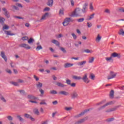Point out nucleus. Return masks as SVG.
Returning a JSON list of instances; mask_svg holds the SVG:
<instances>
[{"instance_id": "1", "label": "nucleus", "mask_w": 124, "mask_h": 124, "mask_svg": "<svg viewBox=\"0 0 124 124\" xmlns=\"http://www.w3.org/2000/svg\"><path fill=\"white\" fill-rule=\"evenodd\" d=\"M82 11L80 8H77L70 15L71 17H82Z\"/></svg>"}, {"instance_id": "2", "label": "nucleus", "mask_w": 124, "mask_h": 124, "mask_svg": "<svg viewBox=\"0 0 124 124\" xmlns=\"http://www.w3.org/2000/svg\"><path fill=\"white\" fill-rule=\"evenodd\" d=\"M114 103H115V102H113V101L109 102L108 103H107L103 106H102L100 107L99 108H98L97 110V111H101V110H103V109H104V108H105V107L108 106V105H112V104H114Z\"/></svg>"}, {"instance_id": "3", "label": "nucleus", "mask_w": 124, "mask_h": 124, "mask_svg": "<svg viewBox=\"0 0 124 124\" xmlns=\"http://www.w3.org/2000/svg\"><path fill=\"white\" fill-rule=\"evenodd\" d=\"M81 80L84 82V83H86V84H89L90 83V80L88 78V74H85L83 75V77L81 78Z\"/></svg>"}, {"instance_id": "4", "label": "nucleus", "mask_w": 124, "mask_h": 124, "mask_svg": "<svg viewBox=\"0 0 124 124\" xmlns=\"http://www.w3.org/2000/svg\"><path fill=\"white\" fill-rule=\"evenodd\" d=\"M78 93L76 91H74L71 93V97L72 99H75V98H78Z\"/></svg>"}, {"instance_id": "5", "label": "nucleus", "mask_w": 124, "mask_h": 124, "mask_svg": "<svg viewBox=\"0 0 124 124\" xmlns=\"http://www.w3.org/2000/svg\"><path fill=\"white\" fill-rule=\"evenodd\" d=\"M117 76V73H115L113 71L110 72V75L108 77V79L110 80V79H113V78H115Z\"/></svg>"}, {"instance_id": "6", "label": "nucleus", "mask_w": 124, "mask_h": 124, "mask_svg": "<svg viewBox=\"0 0 124 124\" xmlns=\"http://www.w3.org/2000/svg\"><path fill=\"white\" fill-rule=\"evenodd\" d=\"M119 107H120V106H116L114 108L107 109V110H106L105 112L106 113H110L111 112H114V111H116V110L118 109V108H119Z\"/></svg>"}, {"instance_id": "7", "label": "nucleus", "mask_w": 124, "mask_h": 124, "mask_svg": "<svg viewBox=\"0 0 124 124\" xmlns=\"http://www.w3.org/2000/svg\"><path fill=\"white\" fill-rule=\"evenodd\" d=\"M88 119H89V117H86L85 118H83V119H81L77 122H76L74 124H83V123H84L85 122V121H87V120H88Z\"/></svg>"}, {"instance_id": "8", "label": "nucleus", "mask_w": 124, "mask_h": 124, "mask_svg": "<svg viewBox=\"0 0 124 124\" xmlns=\"http://www.w3.org/2000/svg\"><path fill=\"white\" fill-rule=\"evenodd\" d=\"M69 23H70V18L67 17L64 19V22H63V26L64 27L68 26V25H69Z\"/></svg>"}, {"instance_id": "9", "label": "nucleus", "mask_w": 124, "mask_h": 124, "mask_svg": "<svg viewBox=\"0 0 124 124\" xmlns=\"http://www.w3.org/2000/svg\"><path fill=\"white\" fill-rule=\"evenodd\" d=\"M2 10L4 12V15H5L7 18H9L10 17L9 12L8 11L7 9H6L5 8H3Z\"/></svg>"}, {"instance_id": "10", "label": "nucleus", "mask_w": 124, "mask_h": 124, "mask_svg": "<svg viewBox=\"0 0 124 124\" xmlns=\"http://www.w3.org/2000/svg\"><path fill=\"white\" fill-rule=\"evenodd\" d=\"M90 111V109H85L84 111L81 112L79 114L76 115L75 116V118H80V117H81V116H84L87 112H89Z\"/></svg>"}, {"instance_id": "11", "label": "nucleus", "mask_w": 124, "mask_h": 124, "mask_svg": "<svg viewBox=\"0 0 124 124\" xmlns=\"http://www.w3.org/2000/svg\"><path fill=\"white\" fill-rule=\"evenodd\" d=\"M19 47H21V48H25V49H27V50L31 49V46H29V45L26 44L19 45Z\"/></svg>"}, {"instance_id": "12", "label": "nucleus", "mask_w": 124, "mask_h": 124, "mask_svg": "<svg viewBox=\"0 0 124 124\" xmlns=\"http://www.w3.org/2000/svg\"><path fill=\"white\" fill-rule=\"evenodd\" d=\"M111 58H118V59H121V54L117 53L116 52H113L110 55Z\"/></svg>"}, {"instance_id": "13", "label": "nucleus", "mask_w": 124, "mask_h": 124, "mask_svg": "<svg viewBox=\"0 0 124 124\" xmlns=\"http://www.w3.org/2000/svg\"><path fill=\"white\" fill-rule=\"evenodd\" d=\"M88 3H85L83 6L82 9H81V11L83 13H86L87 12L88 8L87 7L88 6Z\"/></svg>"}, {"instance_id": "14", "label": "nucleus", "mask_w": 124, "mask_h": 124, "mask_svg": "<svg viewBox=\"0 0 124 124\" xmlns=\"http://www.w3.org/2000/svg\"><path fill=\"white\" fill-rule=\"evenodd\" d=\"M53 4H54V0H47L46 5L48 6H49V7H52V6H53Z\"/></svg>"}, {"instance_id": "15", "label": "nucleus", "mask_w": 124, "mask_h": 124, "mask_svg": "<svg viewBox=\"0 0 124 124\" xmlns=\"http://www.w3.org/2000/svg\"><path fill=\"white\" fill-rule=\"evenodd\" d=\"M0 56L2 59H3L5 62H7V57L5 56V53L3 51L1 52Z\"/></svg>"}, {"instance_id": "16", "label": "nucleus", "mask_w": 124, "mask_h": 124, "mask_svg": "<svg viewBox=\"0 0 124 124\" xmlns=\"http://www.w3.org/2000/svg\"><path fill=\"white\" fill-rule=\"evenodd\" d=\"M59 94H61L62 95H65V96H67L69 94V93L66 92V91H60L59 93Z\"/></svg>"}, {"instance_id": "17", "label": "nucleus", "mask_w": 124, "mask_h": 124, "mask_svg": "<svg viewBox=\"0 0 124 124\" xmlns=\"http://www.w3.org/2000/svg\"><path fill=\"white\" fill-rule=\"evenodd\" d=\"M49 16V13H46L44 15H43L41 18V21L46 20V18H47Z\"/></svg>"}, {"instance_id": "18", "label": "nucleus", "mask_w": 124, "mask_h": 124, "mask_svg": "<svg viewBox=\"0 0 124 124\" xmlns=\"http://www.w3.org/2000/svg\"><path fill=\"white\" fill-rule=\"evenodd\" d=\"M114 94H115V92H114V90H111L109 93V98H110L111 99H113L115 95Z\"/></svg>"}, {"instance_id": "19", "label": "nucleus", "mask_w": 124, "mask_h": 124, "mask_svg": "<svg viewBox=\"0 0 124 124\" xmlns=\"http://www.w3.org/2000/svg\"><path fill=\"white\" fill-rule=\"evenodd\" d=\"M43 85V84L40 82H38L36 84V87L37 89L39 90L40 89H41L42 88V86Z\"/></svg>"}, {"instance_id": "20", "label": "nucleus", "mask_w": 124, "mask_h": 124, "mask_svg": "<svg viewBox=\"0 0 124 124\" xmlns=\"http://www.w3.org/2000/svg\"><path fill=\"white\" fill-rule=\"evenodd\" d=\"M72 66H73V63H66L64 64L65 68H68V67H71Z\"/></svg>"}, {"instance_id": "21", "label": "nucleus", "mask_w": 124, "mask_h": 124, "mask_svg": "<svg viewBox=\"0 0 124 124\" xmlns=\"http://www.w3.org/2000/svg\"><path fill=\"white\" fill-rule=\"evenodd\" d=\"M33 112L35 115H37V116H39V111L37 108H33Z\"/></svg>"}, {"instance_id": "22", "label": "nucleus", "mask_w": 124, "mask_h": 124, "mask_svg": "<svg viewBox=\"0 0 124 124\" xmlns=\"http://www.w3.org/2000/svg\"><path fill=\"white\" fill-rule=\"evenodd\" d=\"M27 98H28L29 99H31V100L36 99V97H35V96L31 94L28 95L27 96Z\"/></svg>"}, {"instance_id": "23", "label": "nucleus", "mask_w": 124, "mask_h": 124, "mask_svg": "<svg viewBox=\"0 0 124 124\" xmlns=\"http://www.w3.org/2000/svg\"><path fill=\"white\" fill-rule=\"evenodd\" d=\"M51 42L53 44H55V45H56V46H60V42H59L58 41H57L56 40H52Z\"/></svg>"}, {"instance_id": "24", "label": "nucleus", "mask_w": 124, "mask_h": 124, "mask_svg": "<svg viewBox=\"0 0 124 124\" xmlns=\"http://www.w3.org/2000/svg\"><path fill=\"white\" fill-rule=\"evenodd\" d=\"M56 85L58 87H61V88H64V87H66V85L61 83V82H57L56 83Z\"/></svg>"}, {"instance_id": "25", "label": "nucleus", "mask_w": 124, "mask_h": 124, "mask_svg": "<svg viewBox=\"0 0 124 124\" xmlns=\"http://www.w3.org/2000/svg\"><path fill=\"white\" fill-rule=\"evenodd\" d=\"M73 79H74V80H82V77L73 76Z\"/></svg>"}, {"instance_id": "26", "label": "nucleus", "mask_w": 124, "mask_h": 124, "mask_svg": "<svg viewBox=\"0 0 124 124\" xmlns=\"http://www.w3.org/2000/svg\"><path fill=\"white\" fill-rule=\"evenodd\" d=\"M4 21H5V19L3 17H0V23L3 26L4 25Z\"/></svg>"}, {"instance_id": "27", "label": "nucleus", "mask_w": 124, "mask_h": 124, "mask_svg": "<svg viewBox=\"0 0 124 124\" xmlns=\"http://www.w3.org/2000/svg\"><path fill=\"white\" fill-rule=\"evenodd\" d=\"M86 63H87L86 61H82V62H79L78 63V65H79V66H81L82 65H84V64H86Z\"/></svg>"}, {"instance_id": "28", "label": "nucleus", "mask_w": 124, "mask_h": 124, "mask_svg": "<svg viewBox=\"0 0 124 124\" xmlns=\"http://www.w3.org/2000/svg\"><path fill=\"white\" fill-rule=\"evenodd\" d=\"M10 84H12V85L16 86V87H19V83L17 82L12 81L10 82Z\"/></svg>"}, {"instance_id": "29", "label": "nucleus", "mask_w": 124, "mask_h": 124, "mask_svg": "<svg viewBox=\"0 0 124 124\" xmlns=\"http://www.w3.org/2000/svg\"><path fill=\"white\" fill-rule=\"evenodd\" d=\"M28 42L29 44H32V43H33V42H34V40L32 38H30L28 40Z\"/></svg>"}, {"instance_id": "30", "label": "nucleus", "mask_w": 124, "mask_h": 124, "mask_svg": "<svg viewBox=\"0 0 124 124\" xmlns=\"http://www.w3.org/2000/svg\"><path fill=\"white\" fill-rule=\"evenodd\" d=\"M93 61H94V57H90L89 59V63H92V62H93Z\"/></svg>"}, {"instance_id": "31", "label": "nucleus", "mask_w": 124, "mask_h": 124, "mask_svg": "<svg viewBox=\"0 0 124 124\" xmlns=\"http://www.w3.org/2000/svg\"><path fill=\"white\" fill-rule=\"evenodd\" d=\"M46 101V100L43 99L41 100V102L40 103V105H47V103L45 102Z\"/></svg>"}, {"instance_id": "32", "label": "nucleus", "mask_w": 124, "mask_h": 124, "mask_svg": "<svg viewBox=\"0 0 124 124\" xmlns=\"http://www.w3.org/2000/svg\"><path fill=\"white\" fill-rule=\"evenodd\" d=\"M11 7L13 8V10H16L17 11H19V10H20V9L15 5H12Z\"/></svg>"}, {"instance_id": "33", "label": "nucleus", "mask_w": 124, "mask_h": 124, "mask_svg": "<svg viewBox=\"0 0 124 124\" xmlns=\"http://www.w3.org/2000/svg\"><path fill=\"white\" fill-rule=\"evenodd\" d=\"M101 39V36L99 35V34H98L97 36V37L96 38V41L97 42H99L100 41V40Z\"/></svg>"}, {"instance_id": "34", "label": "nucleus", "mask_w": 124, "mask_h": 124, "mask_svg": "<svg viewBox=\"0 0 124 124\" xmlns=\"http://www.w3.org/2000/svg\"><path fill=\"white\" fill-rule=\"evenodd\" d=\"M114 120L115 118L114 117H112L106 120V122H107V123H110V122H113V121H114Z\"/></svg>"}, {"instance_id": "35", "label": "nucleus", "mask_w": 124, "mask_h": 124, "mask_svg": "<svg viewBox=\"0 0 124 124\" xmlns=\"http://www.w3.org/2000/svg\"><path fill=\"white\" fill-rule=\"evenodd\" d=\"M118 33L120 35H124V29H120Z\"/></svg>"}, {"instance_id": "36", "label": "nucleus", "mask_w": 124, "mask_h": 124, "mask_svg": "<svg viewBox=\"0 0 124 124\" xmlns=\"http://www.w3.org/2000/svg\"><path fill=\"white\" fill-rule=\"evenodd\" d=\"M89 78L91 80H94V78H95V76L93 74H91Z\"/></svg>"}, {"instance_id": "37", "label": "nucleus", "mask_w": 124, "mask_h": 124, "mask_svg": "<svg viewBox=\"0 0 124 124\" xmlns=\"http://www.w3.org/2000/svg\"><path fill=\"white\" fill-rule=\"evenodd\" d=\"M106 60L107 61V62H110V61H112V62H113V58L111 57V56L110 57H106Z\"/></svg>"}, {"instance_id": "38", "label": "nucleus", "mask_w": 124, "mask_h": 124, "mask_svg": "<svg viewBox=\"0 0 124 124\" xmlns=\"http://www.w3.org/2000/svg\"><path fill=\"white\" fill-rule=\"evenodd\" d=\"M104 103H105V100H103L98 103L96 104V106H99V105H102V104H103Z\"/></svg>"}, {"instance_id": "39", "label": "nucleus", "mask_w": 124, "mask_h": 124, "mask_svg": "<svg viewBox=\"0 0 124 124\" xmlns=\"http://www.w3.org/2000/svg\"><path fill=\"white\" fill-rule=\"evenodd\" d=\"M8 29H9V27L6 25H3V28H2V30L3 31H4V30H8Z\"/></svg>"}, {"instance_id": "40", "label": "nucleus", "mask_w": 124, "mask_h": 124, "mask_svg": "<svg viewBox=\"0 0 124 124\" xmlns=\"http://www.w3.org/2000/svg\"><path fill=\"white\" fill-rule=\"evenodd\" d=\"M39 91L41 93V96H42L44 94V90H42V89H39Z\"/></svg>"}, {"instance_id": "41", "label": "nucleus", "mask_w": 124, "mask_h": 124, "mask_svg": "<svg viewBox=\"0 0 124 124\" xmlns=\"http://www.w3.org/2000/svg\"><path fill=\"white\" fill-rule=\"evenodd\" d=\"M84 52H85V53H90L91 54H92V53H93V50H90V49H86L85 50H84Z\"/></svg>"}, {"instance_id": "42", "label": "nucleus", "mask_w": 124, "mask_h": 124, "mask_svg": "<svg viewBox=\"0 0 124 124\" xmlns=\"http://www.w3.org/2000/svg\"><path fill=\"white\" fill-rule=\"evenodd\" d=\"M94 13H93L92 15H91L90 16L89 18L87 19V20H92V19H93L94 17Z\"/></svg>"}, {"instance_id": "43", "label": "nucleus", "mask_w": 124, "mask_h": 124, "mask_svg": "<svg viewBox=\"0 0 124 124\" xmlns=\"http://www.w3.org/2000/svg\"><path fill=\"white\" fill-rule=\"evenodd\" d=\"M12 68H14L16 66V64L13 62H12L10 63Z\"/></svg>"}, {"instance_id": "44", "label": "nucleus", "mask_w": 124, "mask_h": 124, "mask_svg": "<svg viewBox=\"0 0 124 124\" xmlns=\"http://www.w3.org/2000/svg\"><path fill=\"white\" fill-rule=\"evenodd\" d=\"M84 20H85V18H80L79 19H78L77 21H78V23H82V22H84Z\"/></svg>"}, {"instance_id": "45", "label": "nucleus", "mask_w": 124, "mask_h": 124, "mask_svg": "<svg viewBox=\"0 0 124 124\" xmlns=\"http://www.w3.org/2000/svg\"><path fill=\"white\" fill-rule=\"evenodd\" d=\"M16 117L19 120L20 122H23V121H24V119H23V118H22L20 115H17Z\"/></svg>"}, {"instance_id": "46", "label": "nucleus", "mask_w": 124, "mask_h": 124, "mask_svg": "<svg viewBox=\"0 0 124 124\" xmlns=\"http://www.w3.org/2000/svg\"><path fill=\"white\" fill-rule=\"evenodd\" d=\"M10 31H5V33L7 34V35H13V34L11 33Z\"/></svg>"}, {"instance_id": "47", "label": "nucleus", "mask_w": 124, "mask_h": 124, "mask_svg": "<svg viewBox=\"0 0 124 124\" xmlns=\"http://www.w3.org/2000/svg\"><path fill=\"white\" fill-rule=\"evenodd\" d=\"M0 98L1 99V100L3 101V102H6V100H5V99L4 98V97H3L1 94H0Z\"/></svg>"}, {"instance_id": "48", "label": "nucleus", "mask_w": 124, "mask_h": 124, "mask_svg": "<svg viewBox=\"0 0 124 124\" xmlns=\"http://www.w3.org/2000/svg\"><path fill=\"white\" fill-rule=\"evenodd\" d=\"M7 118L8 119V121H10V122L13 120V117H12L11 116H8Z\"/></svg>"}, {"instance_id": "49", "label": "nucleus", "mask_w": 124, "mask_h": 124, "mask_svg": "<svg viewBox=\"0 0 124 124\" xmlns=\"http://www.w3.org/2000/svg\"><path fill=\"white\" fill-rule=\"evenodd\" d=\"M50 93H51V94H57V93H58V92L55 90H52L50 91Z\"/></svg>"}, {"instance_id": "50", "label": "nucleus", "mask_w": 124, "mask_h": 124, "mask_svg": "<svg viewBox=\"0 0 124 124\" xmlns=\"http://www.w3.org/2000/svg\"><path fill=\"white\" fill-rule=\"evenodd\" d=\"M24 117H25V118H27V119H30L31 116L29 114L26 113L24 114Z\"/></svg>"}, {"instance_id": "51", "label": "nucleus", "mask_w": 124, "mask_h": 124, "mask_svg": "<svg viewBox=\"0 0 124 124\" xmlns=\"http://www.w3.org/2000/svg\"><path fill=\"white\" fill-rule=\"evenodd\" d=\"M63 9H60L59 11V15H63Z\"/></svg>"}, {"instance_id": "52", "label": "nucleus", "mask_w": 124, "mask_h": 124, "mask_svg": "<svg viewBox=\"0 0 124 124\" xmlns=\"http://www.w3.org/2000/svg\"><path fill=\"white\" fill-rule=\"evenodd\" d=\"M66 83L67 84V85H69L70 86L71 84V80H70V79H67L66 80Z\"/></svg>"}, {"instance_id": "53", "label": "nucleus", "mask_w": 124, "mask_h": 124, "mask_svg": "<svg viewBox=\"0 0 124 124\" xmlns=\"http://www.w3.org/2000/svg\"><path fill=\"white\" fill-rule=\"evenodd\" d=\"M41 49H42V46H37L36 48L37 51H39V50H41Z\"/></svg>"}, {"instance_id": "54", "label": "nucleus", "mask_w": 124, "mask_h": 124, "mask_svg": "<svg viewBox=\"0 0 124 124\" xmlns=\"http://www.w3.org/2000/svg\"><path fill=\"white\" fill-rule=\"evenodd\" d=\"M60 50H61V51L63 52V53H66V50H65V48L62 47H60Z\"/></svg>"}, {"instance_id": "55", "label": "nucleus", "mask_w": 124, "mask_h": 124, "mask_svg": "<svg viewBox=\"0 0 124 124\" xmlns=\"http://www.w3.org/2000/svg\"><path fill=\"white\" fill-rule=\"evenodd\" d=\"M72 107H65V110L66 111H70V110H72Z\"/></svg>"}, {"instance_id": "56", "label": "nucleus", "mask_w": 124, "mask_h": 124, "mask_svg": "<svg viewBox=\"0 0 124 124\" xmlns=\"http://www.w3.org/2000/svg\"><path fill=\"white\" fill-rule=\"evenodd\" d=\"M16 6H18V7H20L21 8H23V6L21 3H16Z\"/></svg>"}, {"instance_id": "57", "label": "nucleus", "mask_w": 124, "mask_h": 124, "mask_svg": "<svg viewBox=\"0 0 124 124\" xmlns=\"http://www.w3.org/2000/svg\"><path fill=\"white\" fill-rule=\"evenodd\" d=\"M19 92L21 94H25V93H26L25 90H19Z\"/></svg>"}, {"instance_id": "58", "label": "nucleus", "mask_w": 124, "mask_h": 124, "mask_svg": "<svg viewBox=\"0 0 124 124\" xmlns=\"http://www.w3.org/2000/svg\"><path fill=\"white\" fill-rule=\"evenodd\" d=\"M90 9H91V10H93V3H91L90 4Z\"/></svg>"}, {"instance_id": "59", "label": "nucleus", "mask_w": 124, "mask_h": 124, "mask_svg": "<svg viewBox=\"0 0 124 124\" xmlns=\"http://www.w3.org/2000/svg\"><path fill=\"white\" fill-rule=\"evenodd\" d=\"M104 12H105V13H108V14H110V10L108 9H106Z\"/></svg>"}, {"instance_id": "60", "label": "nucleus", "mask_w": 124, "mask_h": 124, "mask_svg": "<svg viewBox=\"0 0 124 124\" xmlns=\"http://www.w3.org/2000/svg\"><path fill=\"white\" fill-rule=\"evenodd\" d=\"M28 39H29V37H28L27 36H24L22 38V40H28Z\"/></svg>"}, {"instance_id": "61", "label": "nucleus", "mask_w": 124, "mask_h": 124, "mask_svg": "<svg viewBox=\"0 0 124 124\" xmlns=\"http://www.w3.org/2000/svg\"><path fill=\"white\" fill-rule=\"evenodd\" d=\"M72 35L74 38V39H77V36H76V35H75V34L74 33H72Z\"/></svg>"}, {"instance_id": "62", "label": "nucleus", "mask_w": 124, "mask_h": 124, "mask_svg": "<svg viewBox=\"0 0 124 124\" xmlns=\"http://www.w3.org/2000/svg\"><path fill=\"white\" fill-rule=\"evenodd\" d=\"M70 86H71V87H73V88H75V87H76V83H71Z\"/></svg>"}, {"instance_id": "63", "label": "nucleus", "mask_w": 124, "mask_h": 124, "mask_svg": "<svg viewBox=\"0 0 124 124\" xmlns=\"http://www.w3.org/2000/svg\"><path fill=\"white\" fill-rule=\"evenodd\" d=\"M44 11H50V8L46 7L44 9Z\"/></svg>"}, {"instance_id": "64", "label": "nucleus", "mask_w": 124, "mask_h": 124, "mask_svg": "<svg viewBox=\"0 0 124 124\" xmlns=\"http://www.w3.org/2000/svg\"><path fill=\"white\" fill-rule=\"evenodd\" d=\"M92 26H93V24H92V23H90L89 22H87V26L88 28H91Z\"/></svg>"}]
</instances>
